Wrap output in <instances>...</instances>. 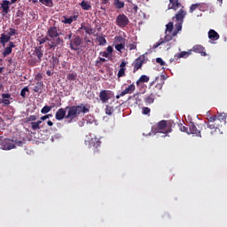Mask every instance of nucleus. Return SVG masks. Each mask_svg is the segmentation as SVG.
<instances>
[{
	"label": "nucleus",
	"mask_w": 227,
	"mask_h": 227,
	"mask_svg": "<svg viewBox=\"0 0 227 227\" xmlns=\"http://www.w3.org/2000/svg\"><path fill=\"white\" fill-rule=\"evenodd\" d=\"M90 112V106L80 104L78 106H66V108H59L55 114V118L58 121L66 120L67 123H74L75 118H78L80 114H86Z\"/></svg>",
	"instance_id": "1"
},
{
	"label": "nucleus",
	"mask_w": 227,
	"mask_h": 227,
	"mask_svg": "<svg viewBox=\"0 0 227 227\" xmlns=\"http://www.w3.org/2000/svg\"><path fill=\"white\" fill-rule=\"evenodd\" d=\"M227 114L222 113L218 114V115H213L207 118V121H204L203 125L201 126V130L203 136H207L208 134V129L211 130V136H214L215 132H217L223 124L226 123Z\"/></svg>",
	"instance_id": "2"
},
{
	"label": "nucleus",
	"mask_w": 227,
	"mask_h": 227,
	"mask_svg": "<svg viewBox=\"0 0 227 227\" xmlns=\"http://www.w3.org/2000/svg\"><path fill=\"white\" fill-rule=\"evenodd\" d=\"M58 27H50L47 30V36L40 41V45L45 43V42H51L48 45L50 49H56L58 45H65V40L61 38V33L59 32Z\"/></svg>",
	"instance_id": "3"
},
{
	"label": "nucleus",
	"mask_w": 227,
	"mask_h": 227,
	"mask_svg": "<svg viewBox=\"0 0 227 227\" xmlns=\"http://www.w3.org/2000/svg\"><path fill=\"white\" fill-rule=\"evenodd\" d=\"M187 15V12L184 9H180L179 12L173 17V20H176V29L174 30V35H178L179 31H182V26L184 25V20Z\"/></svg>",
	"instance_id": "4"
},
{
	"label": "nucleus",
	"mask_w": 227,
	"mask_h": 227,
	"mask_svg": "<svg viewBox=\"0 0 227 227\" xmlns=\"http://www.w3.org/2000/svg\"><path fill=\"white\" fill-rule=\"evenodd\" d=\"M155 134H165L166 136L171 132V121H160L154 129Z\"/></svg>",
	"instance_id": "5"
},
{
	"label": "nucleus",
	"mask_w": 227,
	"mask_h": 227,
	"mask_svg": "<svg viewBox=\"0 0 227 227\" xmlns=\"http://www.w3.org/2000/svg\"><path fill=\"white\" fill-rule=\"evenodd\" d=\"M85 145L88 148H92L94 153H98V152H100V145H102V142H100V139L97 138V137H92L85 140Z\"/></svg>",
	"instance_id": "6"
},
{
	"label": "nucleus",
	"mask_w": 227,
	"mask_h": 227,
	"mask_svg": "<svg viewBox=\"0 0 227 227\" xmlns=\"http://www.w3.org/2000/svg\"><path fill=\"white\" fill-rule=\"evenodd\" d=\"M129 22L130 20H129V17H127V15H125L124 13L119 14L115 20L116 26L121 28L127 27Z\"/></svg>",
	"instance_id": "7"
},
{
	"label": "nucleus",
	"mask_w": 227,
	"mask_h": 227,
	"mask_svg": "<svg viewBox=\"0 0 227 227\" xmlns=\"http://www.w3.org/2000/svg\"><path fill=\"white\" fill-rule=\"evenodd\" d=\"M113 97H114V92L112 90H103L99 92V100H101L102 104L107 103Z\"/></svg>",
	"instance_id": "8"
},
{
	"label": "nucleus",
	"mask_w": 227,
	"mask_h": 227,
	"mask_svg": "<svg viewBox=\"0 0 227 227\" xmlns=\"http://www.w3.org/2000/svg\"><path fill=\"white\" fill-rule=\"evenodd\" d=\"M82 43V39L79 35H74L70 41V49L71 51H78L79 46Z\"/></svg>",
	"instance_id": "9"
},
{
	"label": "nucleus",
	"mask_w": 227,
	"mask_h": 227,
	"mask_svg": "<svg viewBox=\"0 0 227 227\" xmlns=\"http://www.w3.org/2000/svg\"><path fill=\"white\" fill-rule=\"evenodd\" d=\"M203 124H200V130L198 129V128L196 127V124H194V122H190L189 123V130H188V134H193L194 136H196V137H201V134H203V131L201 130V127Z\"/></svg>",
	"instance_id": "10"
},
{
	"label": "nucleus",
	"mask_w": 227,
	"mask_h": 227,
	"mask_svg": "<svg viewBox=\"0 0 227 227\" xmlns=\"http://www.w3.org/2000/svg\"><path fill=\"white\" fill-rule=\"evenodd\" d=\"M12 4H15V3H12V0H3L0 4V10H2L3 15H8V12H10V6Z\"/></svg>",
	"instance_id": "11"
},
{
	"label": "nucleus",
	"mask_w": 227,
	"mask_h": 227,
	"mask_svg": "<svg viewBox=\"0 0 227 227\" xmlns=\"http://www.w3.org/2000/svg\"><path fill=\"white\" fill-rule=\"evenodd\" d=\"M175 36H176V35H175V31L171 34L167 33L163 40L161 39V41L157 42L153 45V49H157V47H160V45H162V43H165L166 42H171Z\"/></svg>",
	"instance_id": "12"
},
{
	"label": "nucleus",
	"mask_w": 227,
	"mask_h": 227,
	"mask_svg": "<svg viewBox=\"0 0 227 227\" xmlns=\"http://www.w3.org/2000/svg\"><path fill=\"white\" fill-rule=\"evenodd\" d=\"M143 65H145V56L138 57L133 63V73L136 74L139 68H142Z\"/></svg>",
	"instance_id": "13"
},
{
	"label": "nucleus",
	"mask_w": 227,
	"mask_h": 227,
	"mask_svg": "<svg viewBox=\"0 0 227 227\" xmlns=\"http://www.w3.org/2000/svg\"><path fill=\"white\" fill-rule=\"evenodd\" d=\"M178 9L184 10V5H182L180 0H169L168 10L176 12Z\"/></svg>",
	"instance_id": "14"
},
{
	"label": "nucleus",
	"mask_w": 227,
	"mask_h": 227,
	"mask_svg": "<svg viewBox=\"0 0 227 227\" xmlns=\"http://www.w3.org/2000/svg\"><path fill=\"white\" fill-rule=\"evenodd\" d=\"M136 91V85L131 83L124 90L121 92V97H125V95H130Z\"/></svg>",
	"instance_id": "15"
},
{
	"label": "nucleus",
	"mask_w": 227,
	"mask_h": 227,
	"mask_svg": "<svg viewBox=\"0 0 227 227\" xmlns=\"http://www.w3.org/2000/svg\"><path fill=\"white\" fill-rule=\"evenodd\" d=\"M14 47H15V43L9 42V46L4 48V51L2 52V56H4V58L10 56V54H12V51L14 49Z\"/></svg>",
	"instance_id": "16"
},
{
	"label": "nucleus",
	"mask_w": 227,
	"mask_h": 227,
	"mask_svg": "<svg viewBox=\"0 0 227 227\" xmlns=\"http://www.w3.org/2000/svg\"><path fill=\"white\" fill-rule=\"evenodd\" d=\"M117 42H119L120 43L115 44V49L119 52H121V51H123V49H125V39H123V37H121V36H119V37H117Z\"/></svg>",
	"instance_id": "17"
},
{
	"label": "nucleus",
	"mask_w": 227,
	"mask_h": 227,
	"mask_svg": "<svg viewBox=\"0 0 227 227\" xmlns=\"http://www.w3.org/2000/svg\"><path fill=\"white\" fill-rule=\"evenodd\" d=\"M193 52H197L200 54V56H207V52L205 51V47L201 46V44H197L192 47Z\"/></svg>",
	"instance_id": "18"
},
{
	"label": "nucleus",
	"mask_w": 227,
	"mask_h": 227,
	"mask_svg": "<svg viewBox=\"0 0 227 227\" xmlns=\"http://www.w3.org/2000/svg\"><path fill=\"white\" fill-rule=\"evenodd\" d=\"M35 54L38 59V63L42 62V58H43V51H42V46L35 47Z\"/></svg>",
	"instance_id": "19"
},
{
	"label": "nucleus",
	"mask_w": 227,
	"mask_h": 227,
	"mask_svg": "<svg viewBox=\"0 0 227 227\" xmlns=\"http://www.w3.org/2000/svg\"><path fill=\"white\" fill-rule=\"evenodd\" d=\"M10 94H2V100H0V104H4V106H10V99L11 98Z\"/></svg>",
	"instance_id": "20"
},
{
	"label": "nucleus",
	"mask_w": 227,
	"mask_h": 227,
	"mask_svg": "<svg viewBox=\"0 0 227 227\" xmlns=\"http://www.w3.org/2000/svg\"><path fill=\"white\" fill-rule=\"evenodd\" d=\"M145 104L147 106L151 105V104H153V102H155V94L154 93H151L149 96H147L145 98Z\"/></svg>",
	"instance_id": "21"
},
{
	"label": "nucleus",
	"mask_w": 227,
	"mask_h": 227,
	"mask_svg": "<svg viewBox=\"0 0 227 227\" xmlns=\"http://www.w3.org/2000/svg\"><path fill=\"white\" fill-rule=\"evenodd\" d=\"M208 38L210 40H219V34H217V32H215V30L211 29L208 32Z\"/></svg>",
	"instance_id": "22"
},
{
	"label": "nucleus",
	"mask_w": 227,
	"mask_h": 227,
	"mask_svg": "<svg viewBox=\"0 0 227 227\" xmlns=\"http://www.w3.org/2000/svg\"><path fill=\"white\" fill-rule=\"evenodd\" d=\"M114 6L116 10H121V8H125V2L121 0H114Z\"/></svg>",
	"instance_id": "23"
},
{
	"label": "nucleus",
	"mask_w": 227,
	"mask_h": 227,
	"mask_svg": "<svg viewBox=\"0 0 227 227\" xmlns=\"http://www.w3.org/2000/svg\"><path fill=\"white\" fill-rule=\"evenodd\" d=\"M12 40V37L7 34H1L0 42L1 43H8Z\"/></svg>",
	"instance_id": "24"
},
{
	"label": "nucleus",
	"mask_w": 227,
	"mask_h": 227,
	"mask_svg": "<svg viewBox=\"0 0 227 227\" xmlns=\"http://www.w3.org/2000/svg\"><path fill=\"white\" fill-rule=\"evenodd\" d=\"M189 56H191V51H181L180 53L175 55V58L176 59H180V58H189Z\"/></svg>",
	"instance_id": "25"
},
{
	"label": "nucleus",
	"mask_w": 227,
	"mask_h": 227,
	"mask_svg": "<svg viewBox=\"0 0 227 227\" xmlns=\"http://www.w3.org/2000/svg\"><path fill=\"white\" fill-rule=\"evenodd\" d=\"M173 27H174V24H173V21H170L168 22L167 25H166V30H165V35H168V33L169 35H171V33H173Z\"/></svg>",
	"instance_id": "26"
},
{
	"label": "nucleus",
	"mask_w": 227,
	"mask_h": 227,
	"mask_svg": "<svg viewBox=\"0 0 227 227\" xmlns=\"http://www.w3.org/2000/svg\"><path fill=\"white\" fill-rule=\"evenodd\" d=\"M150 81V77L146 76V74H143L137 81V86H139L140 82H148Z\"/></svg>",
	"instance_id": "27"
},
{
	"label": "nucleus",
	"mask_w": 227,
	"mask_h": 227,
	"mask_svg": "<svg viewBox=\"0 0 227 227\" xmlns=\"http://www.w3.org/2000/svg\"><path fill=\"white\" fill-rule=\"evenodd\" d=\"M198 6H199L200 12H207L208 10V8L210 7L208 5V4H207V3L198 4Z\"/></svg>",
	"instance_id": "28"
},
{
	"label": "nucleus",
	"mask_w": 227,
	"mask_h": 227,
	"mask_svg": "<svg viewBox=\"0 0 227 227\" xmlns=\"http://www.w3.org/2000/svg\"><path fill=\"white\" fill-rule=\"evenodd\" d=\"M40 125H42V121L31 122L32 130H40Z\"/></svg>",
	"instance_id": "29"
},
{
	"label": "nucleus",
	"mask_w": 227,
	"mask_h": 227,
	"mask_svg": "<svg viewBox=\"0 0 227 227\" xmlns=\"http://www.w3.org/2000/svg\"><path fill=\"white\" fill-rule=\"evenodd\" d=\"M80 6H82V8L85 11H88L91 8V5L86 0H82L80 4Z\"/></svg>",
	"instance_id": "30"
},
{
	"label": "nucleus",
	"mask_w": 227,
	"mask_h": 227,
	"mask_svg": "<svg viewBox=\"0 0 227 227\" xmlns=\"http://www.w3.org/2000/svg\"><path fill=\"white\" fill-rule=\"evenodd\" d=\"M52 107H54V106H43L41 109L42 114H47V113H51V111H52Z\"/></svg>",
	"instance_id": "31"
},
{
	"label": "nucleus",
	"mask_w": 227,
	"mask_h": 227,
	"mask_svg": "<svg viewBox=\"0 0 227 227\" xmlns=\"http://www.w3.org/2000/svg\"><path fill=\"white\" fill-rule=\"evenodd\" d=\"M105 113L108 116H111V114H113V113H114V108L113 106H106V109H105Z\"/></svg>",
	"instance_id": "32"
},
{
	"label": "nucleus",
	"mask_w": 227,
	"mask_h": 227,
	"mask_svg": "<svg viewBox=\"0 0 227 227\" xmlns=\"http://www.w3.org/2000/svg\"><path fill=\"white\" fill-rule=\"evenodd\" d=\"M67 81H75L77 79V73L72 72L67 76Z\"/></svg>",
	"instance_id": "33"
},
{
	"label": "nucleus",
	"mask_w": 227,
	"mask_h": 227,
	"mask_svg": "<svg viewBox=\"0 0 227 227\" xmlns=\"http://www.w3.org/2000/svg\"><path fill=\"white\" fill-rule=\"evenodd\" d=\"M43 86V83L38 82L35 83V86L34 87V91L35 93H39L40 92V90H42Z\"/></svg>",
	"instance_id": "34"
},
{
	"label": "nucleus",
	"mask_w": 227,
	"mask_h": 227,
	"mask_svg": "<svg viewBox=\"0 0 227 227\" xmlns=\"http://www.w3.org/2000/svg\"><path fill=\"white\" fill-rule=\"evenodd\" d=\"M42 4H44V6H49L50 8H52V0H39Z\"/></svg>",
	"instance_id": "35"
},
{
	"label": "nucleus",
	"mask_w": 227,
	"mask_h": 227,
	"mask_svg": "<svg viewBox=\"0 0 227 227\" xmlns=\"http://www.w3.org/2000/svg\"><path fill=\"white\" fill-rule=\"evenodd\" d=\"M15 148V145L12 143H6L4 145V150H13Z\"/></svg>",
	"instance_id": "36"
},
{
	"label": "nucleus",
	"mask_w": 227,
	"mask_h": 227,
	"mask_svg": "<svg viewBox=\"0 0 227 227\" xmlns=\"http://www.w3.org/2000/svg\"><path fill=\"white\" fill-rule=\"evenodd\" d=\"M127 68H120L119 72L117 74L118 79H120L121 77H125V72H126Z\"/></svg>",
	"instance_id": "37"
},
{
	"label": "nucleus",
	"mask_w": 227,
	"mask_h": 227,
	"mask_svg": "<svg viewBox=\"0 0 227 227\" xmlns=\"http://www.w3.org/2000/svg\"><path fill=\"white\" fill-rule=\"evenodd\" d=\"M196 10H199V5H198V4H192L190 6L189 12H190V13H194V12H196Z\"/></svg>",
	"instance_id": "38"
},
{
	"label": "nucleus",
	"mask_w": 227,
	"mask_h": 227,
	"mask_svg": "<svg viewBox=\"0 0 227 227\" xmlns=\"http://www.w3.org/2000/svg\"><path fill=\"white\" fill-rule=\"evenodd\" d=\"M98 42L99 43V45H106V43H107V41L106 40V37L104 36H99L98 37Z\"/></svg>",
	"instance_id": "39"
},
{
	"label": "nucleus",
	"mask_w": 227,
	"mask_h": 227,
	"mask_svg": "<svg viewBox=\"0 0 227 227\" xmlns=\"http://www.w3.org/2000/svg\"><path fill=\"white\" fill-rule=\"evenodd\" d=\"M64 20H62L63 24H72L73 19L71 17L67 18V16L63 17Z\"/></svg>",
	"instance_id": "40"
},
{
	"label": "nucleus",
	"mask_w": 227,
	"mask_h": 227,
	"mask_svg": "<svg viewBox=\"0 0 227 227\" xmlns=\"http://www.w3.org/2000/svg\"><path fill=\"white\" fill-rule=\"evenodd\" d=\"M151 111H152V110H151L150 108L146 107V106L142 107V114H145V115H147V116H150Z\"/></svg>",
	"instance_id": "41"
},
{
	"label": "nucleus",
	"mask_w": 227,
	"mask_h": 227,
	"mask_svg": "<svg viewBox=\"0 0 227 227\" xmlns=\"http://www.w3.org/2000/svg\"><path fill=\"white\" fill-rule=\"evenodd\" d=\"M29 91V89L27 87H24L20 91V96L22 98H26V93Z\"/></svg>",
	"instance_id": "42"
},
{
	"label": "nucleus",
	"mask_w": 227,
	"mask_h": 227,
	"mask_svg": "<svg viewBox=\"0 0 227 227\" xmlns=\"http://www.w3.org/2000/svg\"><path fill=\"white\" fill-rule=\"evenodd\" d=\"M7 35L12 38V36H15V35H17V30L15 28H9Z\"/></svg>",
	"instance_id": "43"
},
{
	"label": "nucleus",
	"mask_w": 227,
	"mask_h": 227,
	"mask_svg": "<svg viewBox=\"0 0 227 227\" xmlns=\"http://www.w3.org/2000/svg\"><path fill=\"white\" fill-rule=\"evenodd\" d=\"M51 63L53 67H56L57 65H59V59L58 57H52L51 58Z\"/></svg>",
	"instance_id": "44"
},
{
	"label": "nucleus",
	"mask_w": 227,
	"mask_h": 227,
	"mask_svg": "<svg viewBox=\"0 0 227 227\" xmlns=\"http://www.w3.org/2000/svg\"><path fill=\"white\" fill-rule=\"evenodd\" d=\"M38 120V116L36 115H30L29 117L27 118V121H32L35 122Z\"/></svg>",
	"instance_id": "45"
},
{
	"label": "nucleus",
	"mask_w": 227,
	"mask_h": 227,
	"mask_svg": "<svg viewBox=\"0 0 227 227\" xmlns=\"http://www.w3.org/2000/svg\"><path fill=\"white\" fill-rule=\"evenodd\" d=\"M156 63H158L159 65H160V67H164L166 65V62H164V60H162L161 58H157L156 59Z\"/></svg>",
	"instance_id": "46"
},
{
	"label": "nucleus",
	"mask_w": 227,
	"mask_h": 227,
	"mask_svg": "<svg viewBox=\"0 0 227 227\" xmlns=\"http://www.w3.org/2000/svg\"><path fill=\"white\" fill-rule=\"evenodd\" d=\"M106 61H107V59L104 58H99V59L96 61V66L98 67L99 65H101V63H106Z\"/></svg>",
	"instance_id": "47"
},
{
	"label": "nucleus",
	"mask_w": 227,
	"mask_h": 227,
	"mask_svg": "<svg viewBox=\"0 0 227 227\" xmlns=\"http://www.w3.org/2000/svg\"><path fill=\"white\" fill-rule=\"evenodd\" d=\"M72 31H69L68 34L64 37L65 40H72L74 36H72Z\"/></svg>",
	"instance_id": "48"
},
{
	"label": "nucleus",
	"mask_w": 227,
	"mask_h": 227,
	"mask_svg": "<svg viewBox=\"0 0 227 227\" xmlns=\"http://www.w3.org/2000/svg\"><path fill=\"white\" fill-rule=\"evenodd\" d=\"M180 130L181 132H186V134H189V129L185 126H182V124L180 126Z\"/></svg>",
	"instance_id": "49"
},
{
	"label": "nucleus",
	"mask_w": 227,
	"mask_h": 227,
	"mask_svg": "<svg viewBox=\"0 0 227 227\" xmlns=\"http://www.w3.org/2000/svg\"><path fill=\"white\" fill-rule=\"evenodd\" d=\"M80 29H84L85 33H87L88 35H90V27L82 25V27H80Z\"/></svg>",
	"instance_id": "50"
},
{
	"label": "nucleus",
	"mask_w": 227,
	"mask_h": 227,
	"mask_svg": "<svg viewBox=\"0 0 227 227\" xmlns=\"http://www.w3.org/2000/svg\"><path fill=\"white\" fill-rule=\"evenodd\" d=\"M164 86V83H157L156 85H155V88H156V90H162V87Z\"/></svg>",
	"instance_id": "51"
},
{
	"label": "nucleus",
	"mask_w": 227,
	"mask_h": 227,
	"mask_svg": "<svg viewBox=\"0 0 227 227\" xmlns=\"http://www.w3.org/2000/svg\"><path fill=\"white\" fill-rule=\"evenodd\" d=\"M129 51H134V50L137 49V46H136V44L131 43L129 45Z\"/></svg>",
	"instance_id": "52"
},
{
	"label": "nucleus",
	"mask_w": 227,
	"mask_h": 227,
	"mask_svg": "<svg viewBox=\"0 0 227 227\" xmlns=\"http://www.w3.org/2000/svg\"><path fill=\"white\" fill-rule=\"evenodd\" d=\"M100 56L103 58H109V53L106 51L100 52Z\"/></svg>",
	"instance_id": "53"
},
{
	"label": "nucleus",
	"mask_w": 227,
	"mask_h": 227,
	"mask_svg": "<svg viewBox=\"0 0 227 227\" xmlns=\"http://www.w3.org/2000/svg\"><path fill=\"white\" fill-rule=\"evenodd\" d=\"M125 67H127V62L126 61H122L120 65V68H126Z\"/></svg>",
	"instance_id": "54"
},
{
	"label": "nucleus",
	"mask_w": 227,
	"mask_h": 227,
	"mask_svg": "<svg viewBox=\"0 0 227 227\" xmlns=\"http://www.w3.org/2000/svg\"><path fill=\"white\" fill-rule=\"evenodd\" d=\"M22 15H24V12H22V11H18L16 12V17H22Z\"/></svg>",
	"instance_id": "55"
},
{
	"label": "nucleus",
	"mask_w": 227,
	"mask_h": 227,
	"mask_svg": "<svg viewBox=\"0 0 227 227\" xmlns=\"http://www.w3.org/2000/svg\"><path fill=\"white\" fill-rule=\"evenodd\" d=\"M106 51H107V53H108V54H112V53H113V47L108 46V47L106 48Z\"/></svg>",
	"instance_id": "56"
},
{
	"label": "nucleus",
	"mask_w": 227,
	"mask_h": 227,
	"mask_svg": "<svg viewBox=\"0 0 227 227\" xmlns=\"http://www.w3.org/2000/svg\"><path fill=\"white\" fill-rule=\"evenodd\" d=\"M45 120H49V116L47 115L42 116L39 121H45Z\"/></svg>",
	"instance_id": "57"
},
{
	"label": "nucleus",
	"mask_w": 227,
	"mask_h": 227,
	"mask_svg": "<svg viewBox=\"0 0 227 227\" xmlns=\"http://www.w3.org/2000/svg\"><path fill=\"white\" fill-rule=\"evenodd\" d=\"M71 19H73V22H74V20H77V19H79V15L71 16Z\"/></svg>",
	"instance_id": "58"
},
{
	"label": "nucleus",
	"mask_w": 227,
	"mask_h": 227,
	"mask_svg": "<svg viewBox=\"0 0 227 227\" xmlns=\"http://www.w3.org/2000/svg\"><path fill=\"white\" fill-rule=\"evenodd\" d=\"M14 24H15L16 26H19V25L20 24V19L15 20Z\"/></svg>",
	"instance_id": "59"
},
{
	"label": "nucleus",
	"mask_w": 227,
	"mask_h": 227,
	"mask_svg": "<svg viewBox=\"0 0 227 227\" xmlns=\"http://www.w3.org/2000/svg\"><path fill=\"white\" fill-rule=\"evenodd\" d=\"M47 125H49V127H52V125H54V122H52V121H48Z\"/></svg>",
	"instance_id": "60"
},
{
	"label": "nucleus",
	"mask_w": 227,
	"mask_h": 227,
	"mask_svg": "<svg viewBox=\"0 0 227 227\" xmlns=\"http://www.w3.org/2000/svg\"><path fill=\"white\" fill-rule=\"evenodd\" d=\"M109 3V0H101V4H107Z\"/></svg>",
	"instance_id": "61"
},
{
	"label": "nucleus",
	"mask_w": 227,
	"mask_h": 227,
	"mask_svg": "<svg viewBox=\"0 0 227 227\" xmlns=\"http://www.w3.org/2000/svg\"><path fill=\"white\" fill-rule=\"evenodd\" d=\"M133 10H134V12H137V10H139V7H137V4H134Z\"/></svg>",
	"instance_id": "62"
},
{
	"label": "nucleus",
	"mask_w": 227,
	"mask_h": 227,
	"mask_svg": "<svg viewBox=\"0 0 227 227\" xmlns=\"http://www.w3.org/2000/svg\"><path fill=\"white\" fill-rule=\"evenodd\" d=\"M46 74L51 77L52 75V72L51 70L46 71Z\"/></svg>",
	"instance_id": "63"
},
{
	"label": "nucleus",
	"mask_w": 227,
	"mask_h": 227,
	"mask_svg": "<svg viewBox=\"0 0 227 227\" xmlns=\"http://www.w3.org/2000/svg\"><path fill=\"white\" fill-rule=\"evenodd\" d=\"M120 97H123V96H121V93L120 95H117V96H116V98L119 99Z\"/></svg>",
	"instance_id": "64"
}]
</instances>
